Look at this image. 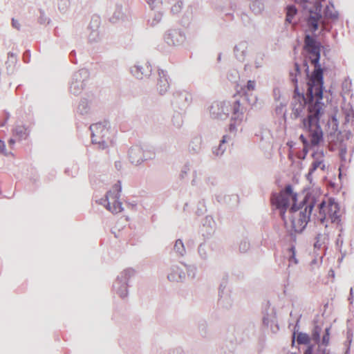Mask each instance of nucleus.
<instances>
[{
	"instance_id": "51",
	"label": "nucleus",
	"mask_w": 354,
	"mask_h": 354,
	"mask_svg": "<svg viewBox=\"0 0 354 354\" xmlns=\"http://www.w3.org/2000/svg\"><path fill=\"white\" fill-rule=\"evenodd\" d=\"M11 24H12V26L14 27L15 28H17V30H20L21 25H20L18 19H16L15 18H12V19H11Z\"/></svg>"
},
{
	"instance_id": "47",
	"label": "nucleus",
	"mask_w": 354,
	"mask_h": 354,
	"mask_svg": "<svg viewBox=\"0 0 354 354\" xmlns=\"http://www.w3.org/2000/svg\"><path fill=\"white\" fill-rule=\"evenodd\" d=\"M182 2H178L171 7V12L173 13H178L182 8Z\"/></svg>"
},
{
	"instance_id": "16",
	"label": "nucleus",
	"mask_w": 354,
	"mask_h": 354,
	"mask_svg": "<svg viewBox=\"0 0 354 354\" xmlns=\"http://www.w3.org/2000/svg\"><path fill=\"white\" fill-rule=\"evenodd\" d=\"M228 275L225 274L223 275L219 285V303L220 305L229 308L232 306V300L227 292H225L227 286Z\"/></svg>"
},
{
	"instance_id": "55",
	"label": "nucleus",
	"mask_w": 354,
	"mask_h": 354,
	"mask_svg": "<svg viewBox=\"0 0 354 354\" xmlns=\"http://www.w3.org/2000/svg\"><path fill=\"white\" fill-rule=\"evenodd\" d=\"M114 189H115V191L117 192L116 194H118V196L120 197V192L122 190V187H121V185H120V182H118L117 184H115Z\"/></svg>"
},
{
	"instance_id": "13",
	"label": "nucleus",
	"mask_w": 354,
	"mask_h": 354,
	"mask_svg": "<svg viewBox=\"0 0 354 354\" xmlns=\"http://www.w3.org/2000/svg\"><path fill=\"white\" fill-rule=\"evenodd\" d=\"M101 24V19L98 16H93L88 25L90 32L88 35V41L91 44H95L102 41V35L99 31Z\"/></svg>"
},
{
	"instance_id": "11",
	"label": "nucleus",
	"mask_w": 354,
	"mask_h": 354,
	"mask_svg": "<svg viewBox=\"0 0 354 354\" xmlns=\"http://www.w3.org/2000/svg\"><path fill=\"white\" fill-rule=\"evenodd\" d=\"M119 198L118 194L109 191L106 194V198L101 199L100 203L113 214H118L123 209L122 203L119 201Z\"/></svg>"
},
{
	"instance_id": "45",
	"label": "nucleus",
	"mask_w": 354,
	"mask_h": 354,
	"mask_svg": "<svg viewBox=\"0 0 354 354\" xmlns=\"http://www.w3.org/2000/svg\"><path fill=\"white\" fill-rule=\"evenodd\" d=\"M329 330L330 329L328 328H326V330H325V333L322 338V344L323 345L327 346L328 344L329 339H330Z\"/></svg>"
},
{
	"instance_id": "26",
	"label": "nucleus",
	"mask_w": 354,
	"mask_h": 354,
	"mask_svg": "<svg viewBox=\"0 0 354 354\" xmlns=\"http://www.w3.org/2000/svg\"><path fill=\"white\" fill-rule=\"evenodd\" d=\"M172 251L176 256L178 257L186 255V247L185 246L184 242L182 239H178L175 241Z\"/></svg>"
},
{
	"instance_id": "24",
	"label": "nucleus",
	"mask_w": 354,
	"mask_h": 354,
	"mask_svg": "<svg viewBox=\"0 0 354 354\" xmlns=\"http://www.w3.org/2000/svg\"><path fill=\"white\" fill-rule=\"evenodd\" d=\"M317 169H320L322 171L325 170L326 165L323 160L316 159L311 163V167H310L309 171L306 175V178L310 183H312V175L313 172Z\"/></svg>"
},
{
	"instance_id": "1",
	"label": "nucleus",
	"mask_w": 354,
	"mask_h": 354,
	"mask_svg": "<svg viewBox=\"0 0 354 354\" xmlns=\"http://www.w3.org/2000/svg\"><path fill=\"white\" fill-rule=\"evenodd\" d=\"M304 49L309 54L315 70L308 79L306 97L304 93L299 91L297 77L301 71L299 65L295 64V69L289 73L290 80L295 86V91L291 102L292 111L290 117L294 121L299 119V127L309 133L311 145L318 146L323 140L324 133L319 124V119L324 114L326 105L323 99V70L319 63L320 58V44L316 38L306 34Z\"/></svg>"
},
{
	"instance_id": "2",
	"label": "nucleus",
	"mask_w": 354,
	"mask_h": 354,
	"mask_svg": "<svg viewBox=\"0 0 354 354\" xmlns=\"http://www.w3.org/2000/svg\"><path fill=\"white\" fill-rule=\"evenodd\" d=\"M256 103V99L250 100L247 95L230 101H215L209 107L210 117L215 120H225L230 115L229 131L235 132L236 127L242 123L245 113Z\"/></svg>"
},
{
	"instance_id": "58",
	"label": "nucleus",
	"mask_w": 354,
	"mask_h": 354,
	"mask_svg": "<svg viewBox=\"0 0 354 354\" xmlns=\"http://www.w3.org/2000/svg\"><path fill=\"white\" fill-rule=\"evenodd\" d=\"M5 149V142L0 140V152L3 151Z\"/></svg>"
},
{
	"instance_id": "60",
	"label": "nucleus",
	"mask_w": 354,
	"mask_h": 354,
	"mask_svg": "<svg viewBox=\"0 0 354 354\" xmlns=\"http://www.w3.org/2000/svg\"><path fill=\"white\" fill-rule=\"evenodd\" d=\"M189 171V167L188 166H185L184 168L182 170V173H183V174H187V171ZM182 176L183 177V175H182Z\"/></svg>"
},
{
	"instance_id": "25",
	"label": "nucleus",
	"mask_w": 354,
	"mask_h": 354,
	"mask_svg": "<svg viewBox=\"0 0 354 354\" xmlns=\"http://www.w3.org/2000/svg\"><path fill=\"white\" fill-rule=\"evenodd\" d=\"M163 17V12L162 10H151L149 15V19H147V24L151 27H153L160 22Z\"/></svg>"
},
{
	"instance_id": "54",
	"label": "nucleus",
	"mask_w": 354,
	"mask_h": 354,
	"mask_svg": "<svg viewBox=\"0 0 354 354\" xmlns=\"http://www.w3.org/2000/svg\"><path fill=\"white\" fill-rule=\"evenodd\" d=\"M288 12L289 13V15L293 17L297 14V8L295 6H289L288 8Z\"/></svg>"
},
{
	"instance_id": "19",
	"label": "nucleus",
	"mask_w": 354,
	"mask_h": 354,
	"mask_svg": "<svg viewBox=\"0 0 354 354\" xmlns=\"http://www.w3.org/2000/svg\"><path fill=\"white\" fill-rule=\"evenodd\" d=\"M327 129L326 133L330 141H333L339 131V122L336 115H332L326 123Z\"/></svg>"
},
{
	"instance_id": "32",
	"label": "nucleus",
	"mask_w": 354,
	"mask_h": 354,
	"mask_svg": "<svg viewBox=\"0 0 354 354\" xmlns=\"http://www.w3.org/2000/svg\"><path fill=\"white\" fill-rule=\"evenodd\" d=\"M88 111L89 106L88 104V100L86 99L81 100L77 107V111L80 113V115H86L88 114Z\"/></svg>"
},
{
	"instance_id": "31",
	"label": "nucleus",
	"mask_w": 354,
	"mask_h": 354,
	"mask_svg": "<svg viewBox=\"0 0 354 354\" xmlns=\"http://www.w3.org/2000/svg\"><path fill=\"white\" fill-rule=\"evenodd\" d=\"M183 111H178L176 112L171 118V122L172 124L180 128L183 124Z\"/></svg>"
},
{
	"instance_id": "52",
	"label": "nucleus",
	"mask_w": 354,
	"mask_h": 354,
	"mask_svg": "<svg viewBox=\"0 0 354 354\" xmlns=\"http://www.w3.org/2000/svg\"><path fill=\"white\" fill-rule=\"evenodd\" d=\"M299 139L301 140V142H302L303 145H304V147H306L308 145H311L312 146V144L310 143V142H309L308 140H307V138H305L303 136V134H301L300 136Z\"/></svg>"
},
{
	"instance_id": "6",
	"label": "nucleus",
	"mask_w": 354,
	"mask_h": 354,
	"mask_svg": "<svg viewBox=\"0 0 354 354\" xmlns=\"http://www.w3.org/2000/svg\"><path fill=\"white\" fill-rule=\"evenodd\" d=\"M318 209L319 214L318 218L322 224L325 223L327 216L332 223H339L340 222L339 205L333 199H329L328 203L325 201H321L318 205Z\"/></svg>"
},
{
	"instance_id": "62",
	"label": "nucleus",
	"mask_w": 354,
	"mask_h": 354,
	"mask_svg": "<svg viewBox=\"0 0 354 354\" xmlns=\"http://www.w3.org/2000/svg\"><path fill=\"white\" fill-rule=\"evenodd\" d=\"M5 116H6V117H5V119H4V120H6V121L8 122V119H9V118H10V113H9V112L6 111V112H5Z\"/></svg>"
},
{
	"instance_id": "36",
	"label": "nucleus",
	"mask_w": 354,
	"mask_h": 354,
	"mask_svg": "<svg viewBox=\"0 0 354 354\" xmlns=\"http://www.w3.org/2000/svg\"><path fill=\"white\" fill-rule=\"evenodd\" d=\"M255 85H256V84H255L254 80H248L247 85L245 86L246 91H247L245 92V94H243V95H248V99H249L250 100H251V101H252V100H253L254 98H255L256 100H257V98H256V97H252V95H251V98H250V97H249V95H248V92H252V91H254V89H255Z\"/></svg>"
},
{
	"instance_id": "29",
	"label": "nucleus",
	"mask_w": 354,
	"mask_h": 354,
	"mask_svg": "<svg viewBox=\"0 0 354 354\" xmlns=\"http://www.w3.org/2000/svg\"><path fill=\"white\" fill-rule=\"evenodd\" d=\"M250 8L255 15L261 13L263 9L262 0H252L250 4Z\"/></svg>"
},
{
	"instance_id": "61",
	"label": "nucleus",
	"mask_w": 354,
	"mask_h": 354,
	"mask_svg": "<svg viewBox=\"0 0 354 354\" xmlns=\"http://www.w3.org/2000/svg\"><path fill=\"white\" fill-rule=\"evenodd\" d=\"M304 66L306 67V75H307V77H309V68L308 66L307 62H304Z\"/></svg>"
},
{
	"instance_id": "63",
	"label": "nucleus",
	"mask_w": 354,
	"mask_h": 354,
	"mask_svg": "<svg viewBox=\"0 0 354 354\" xmlns=\"http://www.w3.org/2000/svg\"><path fill=\"white\" fill-rule=\"evenodd\" d=\"M291 15H289V13L287 12V16H286V21H288L289 23L291 22Z\"/></svg>"
},
{
	"instance_id": "18",
	"label": "nucleus",
	"mask_w": 354,
	"mask_h": 354,
	"mask_svg": "<svg viewBox=\"0 0 354 354\" xmlns=\"http://www.w3.org/2000/svg\"><path fill=\"white\" fill-rule=\"evenodd\" d=\"M158 75L157 90L159 94L164 95L170 87L167 73L164 70L158 69Z\"/></svg>"
},
{
	"instance_id": "15",
	"label": "nucleus",
	"mask_w": 354,
	"mask_h": 354,
	"mask_svg": "<svg viewBox=\"0 0 354 354\" xmlns=\"http://www.w3.org/2000/svg\"><path fill=\"white\" fill-rule=\"evenodd\" d=\"M130 73L137 79L141 80L151 74V65L145 63V65L137 63L130 68Z\"/></svg>"
},
{
	"instance_id": "7",
	"label": "nucleus",
	"mask_w": 354,
	"mask_h": 354,
	"mask_svg": "<svg viewBox=\"0 0 354 354\" xmlns=\"http://www.w3.org/2000/svg\"><path fill=\"white\" fill-rule=\"evenodd\" d=\"M129 160L138 165L145 160H152L155 156L153 147L148 145H133L129 149Z\"/></svg>"
},
{
	"instance_id": "28",
	"label": "nucleus",
	"mask_w": 354,
	"mask_h": 354,
	"mask_svg": "<svg viewBox=\"0 0 354 354\" xmlns=\"http://www.w3.org/2000/svg\"><path fill=\"white\" fill-rule=\"evenodd\" d=\"M123 16L122 6H116L113 14L109 17V21L113 24L118 23L120 20L122 19Z\"/></svg>"
},
{
	"instance_id": "42",
	"label": "nucleus",
	"mask_w": 354,
	"mask_h": 354,
	"mask_svg": "<svg viewBox=\"0 0 354 354\" xmlns=\"http://www.w3.org/2000/svg\"><path fill=\"white\" fill-rule=\"evenodd\" d=\"M147 3L151 8V10H153L155 8H158L160 5L162 3V0H147Z\"/></svg>"
},
{
	"instance_id": "40",
	"label": "nucleus",
	"mask_w": 354,
	"mask_h": 354,
	"mask_svg": "<svg viewBox=\"0 0 354 354\" xmlns=\"http://www.w3.org/2000/svg\"><path fill=\"white\" fill-rule=\"evenodd\" d=\"M289 264L295 263L297 264V260L295 257V248L292 246L289 248Z\"/></svg>"
},
{
	"instance_id": "12",
	"label": "nucleus",
	"mask_w": 354,
	"mask_h": 354,
	"mask_svg": "<svg viewBox=\"0 0 354 354\" xmlns=\"http://www.w3.org/2000/svg\"><path fill=\"white\" fill-rule=\"evenodd\" d=\"M272 202L276 208L280 209V215L286 227H288V223L286 221L285 212L290 205V198L285 196L282 193L274 194L272 196Z\"/></svg>"
},
{
	"instance_id": "3",
	"label": "nucleus",
	"mask_w": 354,
	"mask_h": 354,
	"mask_svg": "<svg viewBox=\"0 0 354 354\" xmlns=\"http://www.w3.org/2000/svg\"><path fill=\"white\" fill-rule=\"evenodd\" d=\"M315 201L312 195H308L304 201L301 207H297L294 203L290 208V211L293 215L291 217L290 226L291 230L290 234L293 236L292 231L295 232H301L309 221L312 209L315 207Z\"/></svg>"
},
{
	"instance_id": "23",
	"label": "nucleus",
	"mask_w": 354,
	"mask_h": 354,
	"mask_svg": "<svg viewBox=\"0 0 354 354\" xmlns=\"http://www.w3.org/2000/svg\"><path fill=\"white\" fill-rule=\"evenodd\" d=\"M29 132L24 125H17L12 129V136L18 140H26L28 136Z\"/></svg>"
},
{
	"instance_id": "17",
	"label": "nucleus",
	"mask_w": 354,
	"mask_h": 354,
	"mask_svg": "<svg viewBox=\"0 0 354 354\" xmlns=\"http://www.w3.org/2000/svg\"><path fill=\"white\" fill-rule=\"evenodd\" d=\"M186 278L185 271L178 264H173L168 272L167 279L171 282H183Z\"/></svg>"
},
{
	"instance_id": "9",
	"label": "nucleus",
	"mask_w": 354,
	"mask_h": 354,
	"mask_svg": "<svg viewBox=\"0 0 354 354\" xmlns=\"http://www.w3.org/2000/svg\"><path fill=\"white\" fill-rule=\"evenodd\" d=\"M89 77L87 69L82 68L73 73L69 83V91L75 95L82 93Z\"/></svg>"
},
{
	"instance_id": "35",
	"label": "nucleus",
	"mask_w": 354,
	"mask_h": 354,
	"mask_svg": "<svg viewBox=\"0 0 354 354\" xmlns=\"http://www.w3.org/2000/svg\"><path fill=\"white\" fill-rule=\"evenodd\" d=\"M198 252L203 261H207L208 258V249L205 244H200L198 248Z\"/></svg>"
},
{
	"instance_id": "56",
	"label": "nucleus",
	"mask_w": 354,
	"mask_h": 354,
	"mask_svg": "<svg viewBox=\"0 0 354 354\" xmlns=\"http://www.w3.org/2000/svg\"><path fill=\"white\" fill-rule=\"evenodd\" d=\"M283 104H280V106H277V107L275 108V111H276V113H277V114H279V113H281V112H282V111H283Z\"/></svg>"
},
{
	"instance_id": "50",
	"label": "nucleus",
	"mask_w": 354,
	"mask_h": 354,
	"mask_svg": "<svg viewBox=\"0 0 354 354\" xmlns=\"http://www.w3.org/2000/svg\"><path fill=\"white\" fill-rule=\"evenodd\" d=\"M353 118H354V113H353V110H350L348 112H346V122H349L351 120L352 121H353Z\"/></svg>"
},
{
	"instance_id": "33",
	"label": "nucleus",
	"mask_w": 354,
	"mask_h": 354,
	"mask_svg": "<svg viewBox=\"0 0 354 354\" xmlns=\"http://www.w3.org/2000/svg\"><path fill=\"white\" fill-rule=\"evenodd\" d=\"M303 354H330L329 351H327L326 348H322L319 346H318V349L317 351H313V346H308Z\"/></svg>"
},
{
	"instance_id": "21",
	"label": "nucleus",
	"mask_w": 354,
	"mask_h": 354,
	"mask_svg": "<svg viewBox=\"0 0 354 354\" xmlns=\"http://www.w3.org/2000/svg\"><path fill=\"white\" fill-rule=\"evenodd\" d=\"M298 327V324L296 323V326H295V330L293 332L292 335V344H295V339L296 338V341L298 344H304L307 345L309 344L310 342V337L306 333L303 332H299L297 330V328Z\"/></svg>"
},
{
	"instance_id": "46",
	"label": "nucleus",
	"mask_w": 354,
	"mask_h": 354,
	"mask_svg": "<svg viewBox=\"0 0 354 354\" xmlns=\"http://www.w3.org/2000/svg\"><path fill=\"white\" fill-rule=\"evenodd\" d=\"M199 331L202 336L207 335V323L203 322L199 324Z\"/></svg>"
},
{
	"instance_id": "27",
	"label": "nucleus",
	"mask_w": 354,
	"mask_h": 354,
	"mask_svg": "<svg viewBox=\"0 0 354 354\" xmlns=\"http://www.w3.org/2000/svg\"><path fill=\"white\" fill-rule=\"evenodd\" d=\"M202 138L200 136L194 137L189 142L188 149L189 151L192 154L200 153L201 149Z\"/></svg>"
},
{
	"instance_id": "37",
	"label": "nucleus",
	"mask_w": 354,
	"mask_h": 354,
	"mask_svg": "<svg viewBox=\"0 0 354 354\" xmlns=\"http://www.w3.org/2000/svg\"><path fill=\"white\" fill-rule=\"evenodd\" d=\"M227 78L232 83H236L239 79V72L236 70L229 71L227 73Z\"/></svg>"
},
{
	"instance_id": "59",
	"label": "nucleus",
	"mask_w": 354,
	"mask_h": 354,
	"mask_svg": "<svg viewBox=\"0 0 354 354\" xmlns=\"http://www.w3.org/2000/svg\"><path fill=\"white\" fill-rule=\"evenodd\" d=\"M15 142L16 140L12 138L8 140V145L12 147L13 145L15 143Z\"/></svg>"
},
{
	"instance_id": "57",
	"label": "nucleus",
	"mask_w": 354,
	"mask_h": 354,
	"mask_svg": "<svg viewBox=\"0 0 354 354\" xmlns=\"http://www.w3.org/2000/svg\"><path fill=\"white\" fill-rule=\"evenodd\" d=\"M348 301L351 303H353V290L352 288H351L350 297H348Z\"/></svg>"
},
{
	"instance_id": "34",
	"label": "nucleus",
	"mask_w": 354,
	"mask_h": 354,
	"mask_svg": "<svg viewBox=\"0 0 354 354\" xmlns=\"http://www.w3.org/2000/svg\"><path fill=\"white\" fill-rule=\"evenodd\" d=\"M281 193L285 194L289 200L293 201L295 202L297 201V195L296 194H293L292 186L288 185L286 186L284 190H283Z\"/></svg>"
},
{
	"instance_id": "43",
	"label": "nucleus",
	"mask_w": 354,
	"mask_h": 354,
	"mask_svg": "<svg viewBox=\"0 0 354 354\" xmlns=\"http://www.w3.org/2000/svg\"><path fill=\"white\" fill-rule=\"evenodd\" d=\"M39 23L41 24H48L50 19L46 17L44 12L42 10L39 11Z\"/></svg>"
},
{
	"instance_id": "14",
	"label": "nucleus",
	"mask_w": 354,
	"mask_h": 354,
	"mask_svg": "<svg viewBox=\"0 0 354 354\" xmlns=\"http://www.w3.org/2000/svg\"><path fill=\"white\" fill-rule=\"evenodd\" d=\"M185 40V32L179 29H171L165 33V41L169 46H179Z\"/></svg>"
},
{
	"instance_id": "48",
	"label": "nucleus",
	"mask_w": 354,
	"mask_h": 354,
	"mask_svg": "<svg viewBox=\"0 0 354 354\" xmlns=\"http://www.w3.org/2000/svg\"><path fill=\"white\" fill-rule=\"evenodd\" d=\"M17 62V56L12 53H8V63H11L12 64H15Z\"/></svg>"
},
{
	"instance_id": "39",
	"label": "nucleus",
	"mask_w": 354,
	"mask_h": 354,
	"mask_svg": "<svg viewBox=\"0 0 354 354\" xmlns=\"http://www.w3.org/2000/svg\"><path fill=\"white\" fill-rule=\"evenodd\" d=\"M239 248L241 253H245L248 252L250 249V243L246 239L241 240Z\"/></svg>"
},
{
	"instance_id": "44",
	"label": "nucleus",
	"mask_w": 354,
	"mask_h": 354,
	"mask_svg": "<svg viewBox=\"0 0 354 354\" xmlns=\"http://www.w3.org/2000/svg\"><path fill=\"white\" fill-rule=\"evenodd\" d=\"M320 331L321 329L319 328V326H315L312 334L313 339L317 342H319L320 339Z\"/></svg>"
},
{
	"instance_id": "49",
	"label": "nucleus",
	"mask_w": 354,
	"mask_h": 354,
	"mask_svg": "<svg viewBox=\"0 0 354 354\" xmlns=\"http://www.w3.org/2000/svg\"><path fill=\"white\" fill-rule=\"evenodd\" d=\"M346 147H341L339 149V156L342 161L346 160Z\"/></svg>"
},
{
	"instance_id": "4",
	"label": "nucleus",
	"mask_w": 354,
	"mask_h": 354,
	"mask_svg": "<svg viewBox=\"0 0 354 354\" xmlns=\"http://www.w3.org/2000/svg\"><path fill=\"white\" fill-rule=\"evenodd\" d=\"M324 19L322 14L321 3H315L313 8L310 9L309 15L306 18L308 31L313 33L317 30L320 24L324 26H326L325 19L337 20L339 18L338 11L335 10L332 2L326 5L324 10Z\"/></svg>"
},
{
	"instance_id": "22",
	"label": "nucleus",
	"mask_w": 354,
	"mask_h": 354,
	"mask_svg": "<svg viewBox=\"0 0 354 354\" xmlns=\"http://www.w3.org/2000/svg\"><path fill=\"white\" fill-rule=\"evenodd\" d=\"M230 139V137L228 136H223L220 141L219 145L218 147H213V155L218 157L221 156L226 151L227 148V142Z\"/></svg>"
},
{
	"instance_id": "64",
	"label": "nucleus",
	"mask_w": 354,
	"mask_h": 354,
	"mask_svg": "<svg viewBox=\"0 0 354 354\" xmlns=\"http://www.w3.org/2000/svg\"><path fill=\"white\" fill-rule=\"evenodd\" d=\"M186 267V269L187 270H192V271H195L196 268H194V267H191V266H185Z\"/></svg>"
},
{
	"instance_id": "20",
	"label": "nucleus",
	"mask_w": 354,
	"mask_h": 354,
	"mask_svg": "<svg viewBox=\"0 0 354 354\" xmlns=\"http://www.w3.org/2000/svg\"><path fill=\"white\" fill-rule=\"evenodd\" d=\"M248 42L241 41L234 47V55L240 62H243L248 55Z\"/></svg>"
},
{
	"instance_id": "5",
	"label": "nucleus",
	"mask_w": 354,
	"mask_h": 354,
	"mask_svg": "<svg viewBox=\"0 0 354 354\" xmlns=\"http://www.w3.org/2000/svg\"><path fill=\"white\" fill-rule=\"evenodd\" d=\"M92 142L98 148L104 149L113 145V134L103 123H95L89 127Z\"/></svg>"
},
{
	"instance_id": "41",
	"label": "nucleus",
	"mask_w": 354,
	"mask_h": 354,
	"mask_svg": "<svg viewBox=\"0 0 354 354\" xmlns=\"http://www.w3.org/2000/svg\"><path fill=\"white\" fill-rule=\"evenodd\" d=\"M326 238L324 237V236L322 235V234H318V235L316 237V241L314 243V247L318 249L320 248L322 245L324 244V240Z\"/></svg>"
},
{
	"instance_id": "38",
	"label": "nucleus",
	"mask_w": 354,
	"mask_h": 354,
	"mask_svg": "<svg viewBox=\"0 0 354 354\" xmlns=\"http://www.w3.org/2000/svg\"><path fill=\"white\" fill-rule=\"evenodd\" d=\"M203 225L204 227L206 226V225L207 226V227L209 229L207 230V232L208 234H210L214 230V221H213L212 217H211V216H206L205 220H204V222L203 223Z\"/></svg>"
},
{
	"instance_id": "10",
	"label": "nucleus",
	"mask_w": 354,
	"mask_h": 354,
	"mask_svg": "<svg viewBox=\"0 0 354 354\" xmlns=\"http://www.w3.org/2000/svg\"><path fill=\"white\" fill-rule=\"evenodd\" d=\"M192 95L186 91H176L173 93L171 105L176 109L185 111L192 103Z\"/></svg>"
},
{
	"instance_id": "8",
	"label": "nucleus",
	"mask_w": 354,
	"mask_h": 354,
	"mask_svg": "<svg viewBox=\"0 0 354 354\" xmlns=\"http://www.w3.org/2000/svg\"><path fill=\"white\" fill-rule=\"evenodd\" d=\"M136 271L131 268H127L122 271L117 277L113 289L121 298H125L128 295V282L131 277L135 275Z\"/></svg>"
},
{
	"instance_id": "30",
	"label": "nucleus",
	"mask_w": 354,
	"mask_h": 354,
	"mask_svg": "<svg viewBox=\"0 0 354 354\" xmlns=\"http://www.w3.org/2000/svg\"><path fill=\"white\" fill-rule=\"evenodd\" d=\"M57 6L60 13L65 14L71 6L70 0H57Z\"/></svg>"
},
{
	"instance_id": "53",
	"label": "nucleus",
	"mask_w": 354,
	"mask_h": 354,
	"mask_svg": "<svg viewBox=\"0 0 354 354\" xmlns=\"http://www.w3.org/2000/svg\"><path fill=\"white\" fill-rule=\"evenodd\" d=\"M30 59V53L29 50H26L24 54V60L26 63H28Z\"/></svg>"
}]
</instances>
